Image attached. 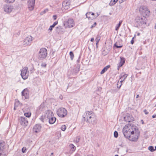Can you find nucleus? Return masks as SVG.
I'll return each instance as SVG.
<instances>
[{
    "mask_svg": "<svg viewBox=\"0 0 156 156\" xmlns=\"http://www.w3.org/2000/svg\"><path fill=\"white\" fill-rule=\"evenodd\" d=\"M77 61L79 63L80 62V60L79 59H78Z\"/></svg>",
    "mask_w": 156,
    "mask_h": 156,
    "instance_id": "nucleus-56",
    "label": "nucleus"
},
{
    "mask_svg": "<svg viewBox=\"0 0 156 156\" xmlns=\"http://www.w3.org/2000/svg\"><path fill=\"white\" fill-rule=\"evenodd\" d=\"M69 55L70 56L71 59L72 60L74 57V54L72 51H71L69 52Z\"/></svg>",
    "mask_w": 156,
    "mask_h": 156,
    "instance_id": "nucleus-33",
    "label": "nucleus"
},
{
    "mask_svg": "<svg viewBox=\"0 0 156 156\" xmlns=\"http://www.w3.org/2000/svg\"><path fill=\"white\" fill-rule=\"evenodd\" d=\"M79 140H80V138H79V137H77L76 139V142H78L79 141Z\"/></svg>",
    "mask_w": 156,
    "mask_h": 156,
    "instance_id": "nucleus-45",
    "label": "nucleus"
},
{
    "mask_svg": "<svg viewBox=\"0 0 156 156\" xmlns=\"http://www.w3.org/2000/svg\"><path fill=\"white\" fill-rule=\"evenodd\" d=\"M41 66L42 67H46V64L44 63H42L41 64Z\"/></svg>",
    "mask_w": 156,
    "mask_h": 156,
    "instance_id": "nucleus-40",
    "label": "nucleus"
},
{
    "mask_svg": "<svg viewBox=\"0 0 156 156\" xmlns=\"http://www.w3.org/2000/svg\"><path fill=\"white\" fill-rule=\"evenodd\" d=\"M47 116H49L50 117L52 116L53 115V113L50 110H48L47 112Z\"/></svg>",
    "mask_w": 156,
    "mask_h": 156,
    "instance_id": "nucleus-29",
    "label": "nucleus"
},
{
    "mask_svg": "<svg viewBox=\"0 0 156 156\" xmlns=\"http://www.w3.org/2000/svg\"><path fill=\"white\" fill-rule=\"evenodd\" d=\"M24 115L26 117L29 118L31 115V113L30 112L25 113H24Z\"/></svg>",
    "mask_w": 156,
    "mask_h": 156,
    "instance_id": "nucleus-34",
    "label": "nucleus"
},
{
    "mask_svg": "<svg viewBox=\"0 0 156 156\" xmlns=\"http://www.w3.org/2000/svg\"><path fill=\"white\" fill-rule=\"evenodd\" d=\"M134 38V37H133V38H132V40L131 41V43L132 44H133V43H134V41L133 40V39Z\"/></svg>",
    "mask_w": 156,
    "mask_h": 156,
    "instance_id": "nucleus-48",
    "label": "nucleus"
},
{
    "mask_svg": "<svg viewBox=\"0 0 156 156\" xmlns=\"http://www.w3.org/2000/svg\"><path fill=\"white\" fill-rule=\"evenodd\" d=\"M62 30V28L61 26H58L56 28V32L58 33L59 34L60 33L61 30Z\"/></svg>",
    "mask_w": 156,
    "mask_h": 156,
    "instance_id": "nucleus-26",
    "label": "nucleus"
},
{
    "mask_svg": "<svg viewBox=\"0 0 156 156\" xmlns=\"http://www.w3.org/2000/svg\"><path fill=\"white\" fill-rule=\"evenodd\" d=\"M90 15L91 16H93V17H94V19L96 18V17L95 15V14L94 13L91 12Z\"/></svg>",
    "mask_w": 156,
    "mask_h": 156,
    "instance_id": "nucleus-43",
    "label": "nucleus"
},
{
    "mask_svg": "<svg viewBox=\"0 0 156 156\" xmlns=\"http://www.w3.org/2000/svg\"><path fill=\"white\" fill-rule=\"evenodd\" d=\"M122 45H121L118 46V48H120L122 47Z\"/></svg>",
    "mask_w": 156,
    "mask_h": 156,
    "instance_id": "nucleus-50",
    "label": "nucleus"
},
{
    "mask_svg": "<svg viewBox=\"0 0 156 156\" xmlns=\"http://www.w3.org/2000/svg\"><path fill=\"white\" fill-rule=\"evenodd\" d=\"M64 25L66 27H72L74 26V22L73 19H69L67 21L64 22Z\"/></svg>",
    "mask_w": 156,
    "mask_h": 156,
    "instance_id": "nucleus-9",
    "label": "nucleus"
},
{
    "mask_svg": "<svg viewBox=\"0 0 156 156\" xmlns=\"http://www.w3.org/2000/svg\"><path fill=\"white\" fill-rule=\"evenodd\" d=\"M86 117H83L85 121L91 124L94 125L97 123V119L94 114L92 112L87 111L86 112Z\"/></svg>",
    "mask_w": 156,
    "mask_h": 156,
    "instance_id": "nucleus-2",
    "label": "nucleus"
},
{
    "mask_svg": "<svg viewBox=\"0 0 156 156\" xmlns=\"http://www.w3.org/2000/svg\"><path fill=\"white\" fill-rule=\"evenodd\" d=\"M136 127V126L130 124L126 125L122 129L123 133L125 137L126 138L129 137L130 134L135 130Z\"/></svg>",
    "mask_w": 156,
    "mask_h": 156,
    "instance_id": "nucleus-1",
    "label": "nucleus"
},
{
    "mask_svg": "<svg viewBox=\"0 0 156 156\" xmlns=\"http://www.w3.org/2000/svg\"><path fill=\"white\" fill-rule=\"evenodd\" d=\"M152 117L153 118H156V115L155 114H154V115H153L152 116Z\"/></svg>",
    "mask_w": 156,
    "mask_h": 156,
    "instance_id": "nucleus-49",
    "label": "nucleus"
},
{
    "mask_svg": "<svg viewBox=\"0 0 156 156\" xmlns=\"http://www.w3.org/2000/svg\"><path fill=\"white\" fill-rule=\"evenodd\" d=\"M5 143L2 140H0V151H3L5 148Z\"/></svg>",
    "mask_w": 156,
    "mask_h": 156,
    "instance_id": "nucleus-21",
    "label": "nucleus"
},
{
    "mask_svg": "<svg viewBox=\"0 0 156 156\" xmlns=\"http://www.w3.org/2000/svg\"><path fill=\"white\" fill-rule=\"evenodd\" d=\"M141 121H142V124H143L144 123V122H143V121L142 120H141Z\"/></svg>",
    "mask_w": 156,
    "mask_h": 156,
    "instance_id": "nucleus-61",
    "label": "nucleus"
},
{
    "mask_svg": "<svg viewBox=\"0 0 156 156\" xmlns=\"http://www.w3.org/2000/svg\"><path fill=\"white\" fill-rule=\"evenodd\" d=\"M48 118L49 119V122L50 124H53L55 123L56 120V118L53 117L52 116L50 117L48 115Z\"/></svg>",
    "mask_w": 156,
    "mask_h": 156,
    "instance_id": "nucleus-19",
    "label": "nucleus"
},
{
    "mask_svg": "<svg viewBox=\"0 0 156 156\" xmlns=\"http://www.w3.org/2000/svg\"><path fill=\"white\" fill-rule=\"evenodd\" d=\"M155 28L156 29V25H155Z\"/></svg>",
    "mask_w": 156,
    "mask_h": 156,
    "instance_id": "nucleus-59",
    "label": "nucleus"
},
{
    "mask_svg": "<svg viewBox=\"0 0 156 156\" xmlns=\"http://www.w3.org/2000/svg\"><path fill=\"white\" fill-rule=\"evenodd\" d=\"M58 23V21H56L51 26L49 29L50 31L52 30L53 28L55 26H56Z\"/></svg>",
    "mask_w": 156,
    "mask_h": 156,
    "instance_id": "nucleus-25",
    "label": "nucleus"
},
{
    "mask_svg": "<svg viewBox=\"0 0 156 156\" xmlns=\"http://www.w3.org/2000/svg\"><path fill=\"white\" fill-rule=\"evenodd\" d=\"M139 132L137 127H136L135 130L134 132L130 134L129 137L127 138L129 140L132 141H136L137 140L139 136Z\"/></svg>",
    "mask_w": 156,
    "mask_h": 156,
    "instance_id": "nucleus-3",
    "label": "nucleus"
},
{
    "mask_svg": "<svg viewBox=\"0 0 156 156\" xmlns=\"http://www.w3.org/2000/svg\"><path fill=\"white\" fill-rule=\"evenodd\" d=\"M94 40V38H91L90 39V41L91 42L93 41Z\"/></svg>",
    "mask_w": 156,
    "mask_h": 156,
    "instance_id": "nucleus-51",
    "label": "nucleus"
},
{
    "mask_svg": "<svg viewBox=\"0 0 156 156\" xmlns=\"http://www.w3.org/2000/svg\"><path fill=\"white\" fill-rule=\"evenodd\" d=\"M144 113H145V114L146 115H147L148 114V112L147 111V110H146V109H145L144 110Z\"/></svg>",
    "mask_w": 156,
    "mask_h": 156,
    "instance_id": "nucleus-47",
    "label": "nucleus"
},
{
    "mask_svg": "<svg viewBox=\"0 0 156 156\" xmlns=\"http://www.w3.org/2000/svg\"><path fill=\"white\" fill-rule=\"evenodd\" d=\"M80 68V66L79 65H77V66L75 67L73 69V73L74 74L77 73L79 72Z\"/></svg>",
    "mask_w": 156,
    "mask_h": 156,
    "instance_id": "nucleus-22",
    "label": "nucleus"
},
{
    "mask_svg": "<svg viewBox=\"0 0 156 156\" xmlns=\"http://www.w3.org/2000/svg\"><path fill=\"white\" fill-rule=\"evenodd\" d=\"M61 129L62 130L64 131L66 129V126L65 125H62L61 127Z\"/></svg>",
    "mask_w": 156,
    "mask_h": 156,
    "instance_id": "nucleus-36",
    "label": "nucleus"
},
{
    "mask_svg": "<svg viewBox=\"0 0 156 156\" xmlns=\"http://www.w3.org/2000/svg\"><path fill=\"white\" fill-rule=\"evenodd\" d=\"M114 136L115 137L117 138V131H115L114 133Z\"/></svg>",
    "mask_w": 156,
    "mask_h": 156,
    "instance_id": "nucleus-39",
    "label": "nucleus"
},
{
    "mask_svg": "<svg viewBox=\"0 0 156 156\" xmlns=\"http://www.w3.org/2000/svg\"><path fill=\"white\" fill-rule=\"evenodd\" d=\"M97 15L96 16V18L99 15V14H98V13H97Z\"/></svg>",
    "mask_w": 156,
    "mask_h": 156,
    "instance_id": "nucleus-52",
    "label": "nucleus"
},
{
    "mask_svg": "<svg viewBox=\"0 0 156 156\" xmlns=\"http://www.w3.org/2000/svg\"><path fill=\"white\" fill-rule=\"evenodd\" d=\"M110 67V66L109 65L105 67L101 71L100 73L101 74H102L104 73Z\"/></svg>",
    "mask_w": 156,
    "mask_h": 156,
    "instance_id": "nucleus-24",
    "label": "nucleus"
},
{
    "mask_svg": "<svg viewBox=\"0 0 156 156\" xmlns=\"http://www.w3.org/2000/svg\"><path fill=\"white\" fill-rule=\"evenodd\" d=\"M40 119L41 121L42 122H44V119L43 118V116H41L40 118Z\"/></svg>",
    "mask_w": 156,
    "mask_h": 156,
    "instance_id": "nucleus-41",
    "label": "nucleus"
},
{
    "mask_svg": "<svg viewBox=\"0 0 156 156\" xmlns=\"http://www.w3.org/2000/svg\"><path fill=\"white\" fill-rule=\"evenodd\" d=\"M148 149L151 152L154 151L156 150V146L155 147V148L154 149L153 146H150L149 147Z\"/></svg>",
    "mask_w": 156,
    "mask_h": 156,
    "instance_id": "nucleus-27",
    "label": "nucleus"
},
{
    "mask_svg": "<svg viewBox=\"0 0 156 156\" xmlns=\"http://www.w3.org/2000/svg\"><path fill=\"white\" fill-rule=\"evenodd\" d=\"M2 154L1 153H0V156H1V154Z\"/></svg>",
    "mask_w": 156,
    "mask_h": 156,
    "instance_id": "nucleus-63",
    "label": "nucleus"
},
{
    "mask_svg": "<svg viewBox=\"0 0 156 156\" xmlns=\"http://www.w3.org/2000/svg\"><path fill=\"white\" fill-rule=\"evenodd\" d=\"M122 20H120L119 21V24H118V30L119 28L120 27V25L122 24Z\"/></svg>",
    "mask_w": 156,
    "mask_h": 156,
    "instance_id": "nucleus-37",
    "label": "nucleus"
},
{
    "mask_svg": "<svg viewBox=\"0 0 156 156\" xmlns=\"http://www.w3.org/2000/svg\"><path fill=\"white\" fill-rule=\"evenodd\" d=\"M21 75L23 79L26 80L27 78L29 76V71L27 67H25L22 70Z\"/></svg>",
    "mask_w": 156,
    "mask_h": 156,
    "instance_id": "nucleus-7",
    "label": "nucleus"
},
{
    "mask_svg": "<svg viewBox=\"0 0 156 156\" xmlns=\"http://www.w3.org/2000/svg\"><path fill=\"white\" fill-rule=\"evenodd\" d=\"M115 30H117V26H116V27H115Z\"/></svg>",
    "mask_w": 156,
    "mask_h": 156,
    "instance_id": "nucleus-54",
    "label": "nucleus"
},
{
    "mask_svg": "<svg viewBox=\"0 0 156 156\" xmlns=\"http://www.w3.org/2000/svg\"><path fill=\"white\" fill-rule=\"evenodd\" d=\"M115 156H117V154L115 155Z\"/></svg>",
    "mask_w": 156,
    "mask_h": 156,
    "instance_id": "nucleus-64",
    "label": "nucleus"
},
{
    "mask_svg": "<svg viewBox=\"0 0 156 156\" xmlns=\"http://www.w3.org/2000/svg\"><path fill=\"white\" fill-rule=\"evenodd\" d=\"M19 121L20 124L23 126H27L28 124L27 119L25 117H20L19 118Z\"/></svg>",
    "mask_w": 156,
    "mask_h": 156,
    "instance_id": "nucleus-11",
    "label": "nucleus"
},
{
    "mask_svg": "<svg viewBox=\"0 0 156 156\" xmlns=\"http://www.w3.org/2000/svg\"><path fill=\"white\" fill-rule=\"evenodd\" d=\"M141 121H142V124H143L144 123V122H143V121L142 120H141Z\"/></svg>",
    "mask_w": 156,
    "mask_h": 156,
    "instance_id": "nucleus-60",
    "label": "nucleus"
},
{
    "mask_svg": "<svg viewBox=\"0 0 156 156\" xmlns=\"http://www.w3.org/2000/svg\"><path fill=\"white\" fill-rule=\"evenodd\" d=\"M140 12L144 16H148L150 15V11L148 8L144 6H142L139 8Z\"/></svg>",
    "mask_w": 156,
    "mask_h": 156,
    "instance_id": "nucleus-5",
    "label": "nucleus"
},
{
    "mask_svg": "<svg viewBox=\"0 0 156 156\" xmlns=\"http://www.w3.org/2000/svg\"><path fill=\"white\" fill-rule=\"evenodd\" d=\"M100 36L98 35L97 37L96 38L95 40L96 42V44H98V43L99 41H100Z\"/></svg>",
    "mask_w": 156,
    "mask_h": 156,
    "instance_id": "nucleus-31",
    "label": "nucleus"
},
{
    "mask_svg": "<svg viewBox=\"0 0 156 156\" xmlns=\"http://www.w3.org/2000/svg\"><path fill=\"white\" fill-rule=\"evenodd\" d=\"M124 120L126 122H131L133 121V118L130 114H127L123 117Z\"/></svg>",
    "mask_w": 156,
    "mask_h": 156,
    "instance_id": "nucleus-14",
    "label": "nucleus"
},
{
    "mask_svg": "<svg viewBox=\"0 0 156 156\" xmlns=\"http://www.w3.org/2000/svg\"><path fill=\"white\" fill-rule=\"evenodd\" d=\"M26 151V148L25 147H23L22 149V151L23 153H25Z\"/></svg>",
    "mask_w": 156,
    "mask_h": 156,
    "instance_id": "nucleus-38",
    "label": "nucleus"
},
{
    "mask_svg": "<svg viewBox=\"0 0 156 156\" xmlns=\"http://www.w3.org/2000/svg\"><path fill=\"white\" fill-rule=\"evenodd\" d=\"M117 2V0H111L109 4L110 6L113 5Z\"/></svg>",
    "mask_w": 156,
    "mask_h": 156,
    "instance_id": "nucleus-30",
    "label": "nucleus"
},
{
    "mask_svg": "<svg viewBox=\"0 0 156 156\" xmlns=\"http://www.w3.org/2000/svg\"><path fill=\"white\" fill-rule=\"evenodd\" d=\"M57 115L60 117L63 118L66 116L67 114V110L63 108H58L57 112Z\"/></svg>",
    "mask_w": 156,
    "mask_h": 156,
    "instance_id": "nucleus-6",
    "label": "nucleus"
},
{
    "mask_svg": "<svg viewBox=\"0 0 156 156\" xmlns=\"http://www.w3.org/2000/svg\"><path fill=\"white\" fill-rule=\"evenodd\" d=\"M97 23L96 22H95L90 27L91 28H93L96 25Z\"/></svg>",
    "mask_w": 156,
    "mask_h": 156,
    "instance_id": "nucleus-44",
    "label": "nucleus"
},
{
    "mask_svg": "<svg viewBox=\"0 0 156 156\" xmlns=\"http://www.w3.org/2000/svg\"><path fill=\"white\" fill-rule=\"evenodd\" d=\"M139 97V94H137V95H136V98H138Z\"/></svg>",
    "mask_w": 156,
    "mask_h": 156,
    "instance_id": "nucleus-53",
    "label": "nucleus"
},
{
    "mask_svg": "<svg viewBox=\"0 0 156 156\" xmlns=\"http://www.w3.org/2000/svg\"><path fill=\"white\" fill-rule=\"evenodd\" d=\"M22 95L23 98H24V99H27L29 98V91L27 89H24L22 92Z\"/></svg>",
    "mask_w": 156,
    "mask_h": 156,
    "instance_id": "nucleus-12",
    "label": "nucleus"
},
{
    "mask_svg": "<svg viewBox=\"0 0 156 156\" xmlns=\"http://www.w3.org/2000/svg\"><path fill=\"white\" fill-rule=\"evenodd\" d=\"M140 35V33H138L137 34V35L139 36Z\"/></svg>",
    "mask_w": 156,
    "mask_h": 156,
    "instance_id": "nucleus-62",
    "label": "nucleus"
},
{
    "mask_svg": "<svg viewBox=\"0 0 156 156\" xmlns=\"http://www.w3.org/2000/svg\"><path fill=\"white\" fill-rule=\"evenodd\" d=\"M48 11V9H46L44 10L43 12H42L41 13V14H43L44 13H45L46 12H47Z\"/></svg>",
    "mask_w": 156,
    "mask_h": 156,
    "instance_id": "nucleus-42",
    "label": "nucleus"
},
{
    "mask_svg": "<svg viewBox=\"0 0 156 156\" xmlns=\"http://www.w3.org/2000/svg\"><path fill=\"white\" fill-rule=\"evenodd\" d=\"M135 22L138 27L143 24H146V18L144 16H137L135 18Z\"/></svg>",
    "mask_w": 156,
    "mask_h": 156,
    "instance_id": "nucleus-4",
    "label": "nucleus"
},
{
    "mask_svg": "<svg viewBox=\"0 0 156 156\" xmlns=\"http://www.w3.org/2000/svg\"><path fill=\"white\" fill-rule=\"evenodd\" d=\"M33 40V38L31 36H28L24 40L23 44L25 46L30 45Z\"/></svg>",
    "mask_w": 156,
    "mask_h": 156,
    "instance_id": "nucleus-10",
    "label": "nucleus"
},
{
    "mask_svg": "<svg viewBox=\"0 0 156 156\" xmlns=\"http://www.w3.org/2000/svg\"><path fill=\"white\" fill-rule=\"evenodd\" d=\"M41 126L40 124H36L35 125L33 128V131L37 133L39 132L41 129Z\"/></svg>",
    "mask_w": 156,
    "mask_h": 156,
    "instance_id": "nucleus-18",
    "label": "nucleus"
},
{
    "mask_svg": "<svg viewBox=\"0 0 156 156\" xmlns=\"http://www.w3.org/2000/svg\"><path fill=\"white\" fill-rule=\"evenodd\" d=\"M70 0H65L62 2V7L65 9H68L69 8Z\"/></svg>",
    "mask_w": 156,
    "mask_h": 156,
    "instance_id": "nucleus-17",
    "label": "nucleus"
},
{
    "mask_svg": "<svg viewBox=\"0 0 156 156\" xmlns=\"http://www.w3.org/2000/svg\"><path fill=\"white\" fill-rule=\"evenodd\" d=\"M117 48V42H116L114 44L113 46V52L116 53V49Z\"/></svg>",
    "mask_w": 156,
    "mask_h": 156,
    "instance_id": "nucleus-32",
    "label": "nucleus"
},
{
    "mask_svg": "<svg viewBox=\"0 0 156 156\" xmlns=\"http://www.w3.org/2000/svg\"><path fill=\"white\" fill-rule=\"evenodd\" d=\"M91 12H88L86 13V16L87 18H88L90 20H92L94 19V18L93 16H91Z\"/></svg>",
    "mask_w": 156,
    "mask_h": 156,
    "instance_id": "nucleus-23",
    "label": "nucleus"
},
{
    "mask_svg": "<svg viewBox=\"0 0 156 156\" xmlns=\"http://www.w3.org/2000/svg\"><path fill=\"white\" fill-rule=\"evenodd\" d=\"M6 2L8 3H13L15 0H5Z\"/></svg>",
    "mask_w": 156,
    "mask_h": 156,
    "instance_id": "nucleus-35",
    "label": "nucleus"
},
{
    "mask_svg": "<svg viewBox=\"0 0 156 156\" xmlns=\"http://www.w3.org/2000/svg\"><path fill=\"white\" fill-rule=\"evenodd\" d=\"M53 153H51V154L50 155H51L52 156H53Z\"/></svg>",
    "mask_w": 156,
    "mask_h": 156,
    "instance_id": "nucleus-55",
    "label": "nucleus"
},
{
    "mask_svg": "<svg viewBox=\"0 0 156 156\" xmlns=\"http://www.w3.org/2000/svg\"><path fill=\"white\" fill-rule=\"evenodd\" d=\"M47 55V51L45 48H42L40 49L39 52V58L43 59L45 58Z\"/></svg>",
    "mask_w": 156,
    "mask_h": 156,
    "instance_id": "nucleus-8",
    "label": "nucleus"
},
{
    "mask_svg": "<svg viewBox=\"0 0 156 156\" xmlns=\"http://www.w3.org/2000/svg\"><path fill=\"white\" fill-rule=\"evenodd\" d=\"M35 0H28V8L30 11L34 9L35 5Z\"/></svg>",
    "mask_w": 156,
    "mask_h": 156,
    "instance_id": "nucleus-13",
    "label": "nucleus"
},
{
    "mask_svg": "<svg viewBox=\"0 0 156 156\" xmlns=\"http://www.w3.org/2000/svg\"><path fill=\"white\" fill-rule=\"evenodd\" d=\"M98 44H96V48H98Z\"/></svg>",
    "mask_w": 156,
    "mask_h": 156,
    "instance_id": "nucleus-57",
    "label": "nucleus"
},
{
    "mask_svg": "<svg viewBox=\"0 0 156 156\" xmlns=\"http://www.w3.org/2000/svg\"><path fill=\"white\" fill-rule=\"evenodd\" d=\"M53 17L54 20H56L57 18V16L56 15H53Z\"/></svg>",
    "mask_w": 156,
    "mask_h": 156,
    "instance_id": "nucleus-46",
    "label": "nucleus"
},
{
    "mask_svg": "<svg viewBox=\"0 0 156 156\" xmlns=\"http://www.w3.org/2000/svg\"><path fill=\"white\" fill-rule=\"evenodd\" d=\"M125 62V59L122 57H120L119 62V67H121L124 64Z\"/></svg>",
    "mask_w": 156,
    "mask_h": 156,
    "instance_id": "nucleus-20",
    "label": "nucleus"
},
{
    "mask_svg": "<svg viewBox=\"0 0 156 156\" xmlns=\"http://www.w3.org/2000/svg\"><path fill=\"white\" fill-rule=\"evenodd\" d=\"M128 76V75L125 74V73H122L119 76V80H120V84L119 86V88H120L122 85V82Z\"/></svg>",
    "mask_w": 156,
    "mask_h": 156,
    "instance_id": "nucleus-15",
    "label": "nucleus"
},
{
    "mask_svg": "<svg viewBox=\"0 0 156 156\" xmlns=\"http://www.w3.org/2000/svg\"><path fill=\"white\" fill-rule=\"evenodd\" d=\"M70 148L71 151L73 152H74L75 151L76 149V147L73 144H71L70 146Z\"/></svg>",
    "mask_w": 156,
    "mask_h": 156,
    "instance_id": "nucleus-28",
    "label": "nucleus"
},
{
    "mask_svg": "<svg viewBox=\"0 0 156 156\" xmlns=\"http://www.w3.org/2000/svg\"><path fill=\"white\" fill-rule=\"evenodd\" d=\"M13 9V6L11 5L6 4L4 6V10L7 13H9L11 12Z\"/></svg>",
    "mask_w": 156,
    "mask_h": 156,
    "instance_id": "nucleus-16",
    "label": "nucleus"
},
{
    "mask_svg": "<svg viewBox=\"0 0 156 156\" xmlns=\"http://www.w3.org/2000/svg\"><path fill=\"white\" fill-rule=\"evenodd\" d=\"M119 83V82L118 81V84H117V85H118L119 84H118V83Z\"/></svg>",
    "mask_w": 156,
    "mask_h": 156,
    "instance_id": "nucleus-58",
    "label": "nucleus"
}]
</instances>
